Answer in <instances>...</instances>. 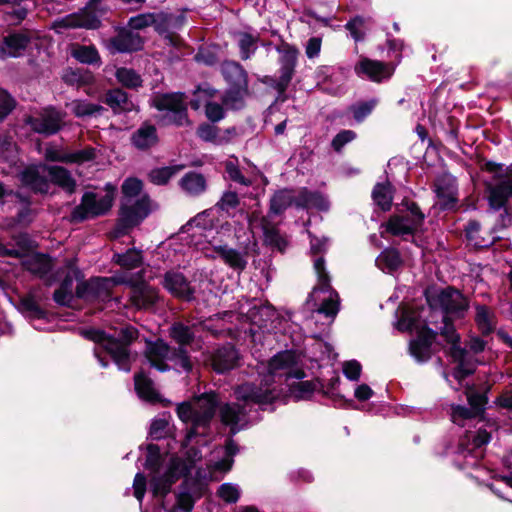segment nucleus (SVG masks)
<instances>
[{"mask_svg":"<svg viewBox=\"0 0 512 512\" xmlns=\"http://www.w3.org/2000/svg\"><path fill=\"white\" fill-rule=\"evenodd\" d=\"M475 320L479 329L484 334L491 332L494 328L493 314L488 310L486 306L476 307Z\"/></svg>","mask_w":512,"mask_h":512,"instance_id":"obj_50","label":"nucleus"},{"mask_svg":"<svg viewBox=\"0 0 512 512\" xmlns=\"http://www.w3.org/2000/svg\"><path fill=\"white\" fill-rule=\"evenodd\" d=\"M214 393H205L191 402H183L177 407L178 417L183 422H191L192 426L186 435V443L192 442L197 436L206 435L209 423L214 416L217 405Z\"/></svg>","mask_w":512,"mask_h":512,"instance_id":"obj_4","label":"nucleus"},{"mask_svg":"<svg viewBox=\"0 0 512 512\" xmlns=\"http://www.w3.org/2000/svg\"><path fill=\"white\" fill-rule=\"evenodd\" d=\"M424 214L415 203L406 205V210L393 215L384 225L386 232L394 236H404L416 233L422 226Z\"/></svg>","mask_w":512,"mask_h":512,"instance_id":"obj_10","label":"nucleus"},{"mask_svg":"<svg viewBox=\"0 0 512 512\" xmlns=\"http://www.w3.org/2000/svg\"><path fill=\"white\" fill-rule=\"evenodd\" d=\"M166 21V16L162 13H142L131 17L128 26L131 30H142L154 25L156 30L160 31V22Z\"/></svg>","mask_w":512,"mask_h":512,"instance_id":"obj_38","label":"nucleus"},{"mask_svg":"<svg viewBox=\"0 0 512 512\" xmlns=\"http://www.w3.org/2000/svg\"><path fill=\"white\" fill-rule=\"evenodd\" d=\"M99 21L95 18L88 19L84 14H70L53 23V28L57 33H62L63 29L84 27L88 29L97 28Z\"/></svg>","mask_w":512,"mask_h":512,"instance_id":"obj_33","label":"nucleus"},{"mask_svg":"<svg viewBox=\"0 0 512 512\" xmlns=\"http://www.w3.org/2000/svg\"><path fill=\"white\" fill-rule=\"evenodd\" d=\"M154 106L160 111H166L169 123L183 126L187 124V109L182 93L157 95L153 99Z\"/></svg>","mask_w":512,"mask_h":512,"instance_id":"obj_13","label":"nucleus"},{"mask_svg":"<svg viewBox=\"0 0 512 512\" xmlns=\"http://www.w3.org/2000/svg\"><path fill=\"white\" fill-rule=\"evenodd\" d=\"M84 336L96 343L95 355L103 367L108 363L101 357V350L106 351L114 360L120 370L130 371V354L128 344L137 337V330L133 327H125L107 335L101 330H88Z\"/></svg>","mask_w":512,"mask_h":512,"instance_id":"obj_2","label":"nucleus"},{"mask_svg":"<svg viewBox=\"0 0 512 512\" xmlns=\"http://www.w3.org/2000/svg\"><path fill=\"white\" fill-rule=\"evenodd\" d=\"M72 55L79 62L85 64H94L100 61L99 53L93 46H77Z\"/></svg>","mask_w":512,"mask_h":512,"instance_id":"obj_48","label":"nucleus"},{"mask_svg":"<svg viewBox=\"0 0 512 512\" xmlns=\"http://www.w3.org/2000/svg\"><path fill=\"white\" fill-rule=\"evenodd\" d=\"M132 304L138 309H149L159 299L157 290L142 282L133 284L130 296Z\"/></svg>","mask_w":512,"mask_h":512,"instance_id":"obj_30","label":"nucleus"},{"mask_svg":"<svg viewBox=\"0 0 512 512\" xmlns=\"http://www.w3.org/2000/svg\"><path fill=\"white\" fill-rule=\"evenodd\" d=\"M16 145L9 136H0V161H8L13 158Z\"/></svg>","mask_w":512,"mask_h":512,"instance_id":"obj_63","label":"nucleus"},{"mask_svg":"<svg viewBox=\"0 0 512 512\" xmlns=\"http://www.w3.org/2000/svg\"><path fill=\"white\" fill-rule=\"evenodd\" d=\"M218 94V91L209 87H198L194 93V98L190 101L193 109L197 110L200 107H205V113L209 120L212 122L220 121L224 117V109L222 105L212 102Z\"/></svg>","mask_w":512,"mask_h":512,"instance_id":"obj_18","label":"nucleus"},{"mask_svg":"<svg viewBox=\"0 0 512 512\" xmlns=\"http://www.w3.org/2000/svg\"><path fill=\"white\" fill-rule=\"evenodd\" d=\"M475 411L471 408H466L460 405H452L451 407V420L453 423L464 426L467 422L477 418Z\"/></svg>","mask_w":512,"mask_h":512,"instance_id":"obj_51","label":"nucleus"},{"mask_svg":"<svg viewBox=\"0 0 512 512\" xmlns=\"http://www.w3.org/2000/svg\"><path fill=\"white\" fill-rule=\"evenodd\" d=\"M239 205V197L237 193L232 191H226L223 193L220 200L217 202L216 207L222 211L229 212L231 209H235Z\"/></svg>","mask_w":512,"mask_h":512,"instance_id":"obj_62","label":"nucleus"},{"mask_svg":"<svg viewBox=\"0 0 512 512\" xmlns=\"http://www.w3.org/2000/svg\"><path fill=\"white\" fill-rule=\"evenodd\" d=\"M148 451L149 456L146 460L145 467L152 471L149 489L153 496L163 497L170 491L171 486L179 475L188 469V465L180 464L179 460L172 459L169 468L160 467L157 465V447L150 445Z\"/></svg>","mask_w":512,"mask_h":512,"instance_id":"obj_6","label":"nucleus"},{"mask_svg":"<svg viewBox=\"0 0 512 512\" xmlns=\"http://www.w3.org/2000/svg\"><path fill=\"white\" fill-rule=\"evenodd\" d=\"M276 51L279 53L280 65H296L298 57V49L288 43H282L276 47Z\"/></svg>","mask_w":512,"mask_h":512,"instance_id":"obj_54","label":"nucleus"},{"mask_svg":"<svg viewBox=\"0 0 512 512\" xmlns=\"http://www.w3.org/2000/svg\"><path fill=\"white\" fill-rule=\"evenodd\" d=\"M402 264L400 254L395 249H385L377 258L376 265L384 272H393Z\"/></svg>","mask_w":512,"mask_h":512,"instance_id":"obj_42","label":"nucleus"},{"mask_svg":"<svg viewBox=\"0 0 512 512\" xmlns=\"http://www.w3.org/2000/svg\"><path fill=\"white\" fill-rule=\"evenodd\" d=\"M142 37L131 29H122L117 36L110 40V49L113 52L125 53L142 49Z\"/></svg>","mask_w":512,"mask_h":512,"instance_id":"obj_25","label":"nucleus"},{"mask_svg":"<svg viewBox=\"0 0 512 512\" xmlns=\"http://www.w3.org/2000/svg\"><path fill=\"white\" fill-rule=\"evenodd\" d=\"M48 170L49 182L58 185L68 193L75 190L76 182L67 169L60 166H48Z\"/></svg>","mask_w":512,"mask_h":512,"instance_id":"obj_37","label":"nucleus"},{"mask_svg":"<svg viewBox=\"0 0 512 512\" xmlns=\"http://www.w3.org/2000/svg\"><path fill=\"white\" fill-rule=\"evenodd\" d=\"M239 313L245 315L253 325L267 331L275 329L276 325H274V323L279 320L276 311L268 305H253L247 310L244 305H241L239 307Z\"/></svg>","mask_w":512,"mask_h":512,"instance_id":"obj_19","label":"nucleus"},{"mask_svg":"<svg viewBox=\"0 0 512 512\" xmlns=\"http://www.w3.org/2000/svg\"><path fill=\"white\" fill-rule=\"evenodd\" d=\"M466 236L470 242L473 243L474 246L484 248L492 245L497 239H500V235H490L488 238L481 237L480 233V224L475 221H471L468 223L466 229Z\"/></svg>","mask_w":512,"mask_h":512,"instance_id":"obj_43","label":"nucleus"},{"mask_svg":"<svg viewBox=\"0 0 512 512\" xmlns=\"http://www.w3.org/2000/svg\"><path fill=\"white\" fill-rule=\"evenodd\" d=\"M30 36L25 32H15L0 40V58H17L24 54L30 44Z\"/></svg>","mask_w":512,"mask_h":512,"instance_id":"obj_24","label":"nucleus"},{"mask_svg":"<svg viewBox=\"0 0 512 512\" xmlns=\"http://www.w3.org/2000/svg\"><path fill=\"white\" fill-rule=\"evenodd\" d=\"M135 389L139 397L148 402L158 400V393L154 388L153 382L143 373H138L134 377Z\"/></svg>","mask_w":512,"mask_h":512,"instance_id":"obj_41","label":"nucleus"},{"mask_svg":"<svg viewBox=\"0 0 512 512\" xmlns=\"http://www.w3.org/2000/svg\"><path fill=\"white\" fill-rule=\"evenodd\" d=\"M107 188L109 190L105 195L86 192L81 204L74 208L71 214L72 220L80 222L106 213L112 207L114 199V188L110 185H107Z\"/></svg>","mask_w":512,"mask_h":512,"instance_id":"obj_9","label":"nucleus"},{"mask_svg":"<svg viewBox=\"0 0 512 512\" xmlns=\"http://www.w3.org/2000/svg\"><path fill=\"white\" fill-rule=\"evenodd\" d=\"M145 357L151 367L165 372L170 369L168 361L173 359V351L163 340L148 342L145 350Z\"/></svg>","mask_w":512,"mask_h":512,"instance_id":"obj_21","label":"nucleus"},{"mask_svg":"<svg viewBox=\"0 0 512 512\" xmlns=\"http://www.w3.org/2000/svg\"><path fill=\"white\" fill-rule=\"evenodd\" d=\"M372 197L376 205L383 211H387L392 205V187L390 183L377 184L372 192Z\"/></svg>","mask_w":512,"mask_h":512,"instance_id":"obj_45","label":"nucleus"},{"mask_svg":"<svg viewBox=\"0 0 512 512\" xmlns=\"http://www.w3.org/2000/svg\"><path fill=\"white\" fill-rule=\"evenodd\" d=\"M142 190V182L137 178H127L122 185L124 201L120 210L118 223L112 232L113 238L121 237L129 229L140 224L151 212L150 199L144 195L133 201Z\"/></svg>","mask_w":512,"mask_h":512,"instance_id":"obj_3","label":"nucleus"},{"mask_svg":"<svg viewBox=\"0 0 512 512\" xmlns=\"http://www.w3.org/2000/svg\"><path fill=\"white\" fill-rule=\"evenodd\" d=\"M211 211H204L199 213L195 218L192 219L191 225H194L196 231L193 233V236H204L205 238H209V236L213 232V225L210 219ZM207 243L211 245L217 254L223 259V261L229 265L231 268L236 270H243L247 264V260L244 254L241 252L230 248L226 245L218 244L215 239H207Z\"/></svg>","mask_w":512,"mask_h":512,"instance_id":"obj_7","label":"nucleus"},{"mask_svg":"<svg viewBox=\"0 0 512 512\" xmlns=\"http://www.w3.org/2000/svg\"><path fill=\"white\" fill-rule=\"evenodd\" d=\"M106 103L116 113L131 111L134 109V104L128 99L127 94L121 89H114L107 93Z\"/></svg>","mask_w":512,"mask_h":512,"instance_id":"obj_39","label":"nucleus"},{"mask_svg":"<svg viewBox=\"0 0 512 512\" xmlns=\"http://www.w3.org/2000/svg\"><path fill=\"white\" fill-rule=\"evenodd\" d=\"M394 72V67L381 61L363 58L355 66V73L358 76H366L374 82H381L388 79Z\"/></svg>","mask_w":512,"mask_h":512,"instance_id":"obj_23","label":"nucleus"},{"mask_svg":"<svg viewBox=\"0 0 512 512\" xmlns=\"http://www.w3.org/2000/svg\"><path fill=\"white\" fill-rule=\"evenodd\" d=\"M365 23L366 20L363 17L356 16L355 18L347 22V24L345 25L346 29L349 30L352 38L356 42L362 41L364 39L365 32L363 28L365 26Z\"/></svg>","mask_w":512,"mask_h":512,"instance_id":"obj_60","label":"nucleus"},{"mask_svg":"<svg viewBox=\"0 0 512 512\" xmlns=\"http://www.w3.org/2000/svg\"><path fill=\"white\" fill-rule=\"evenodd\" d=\"M490 434L486 430L467 432L461 439L458 447V458H463L461 468L475 467L483 457L482 447L490 441Z\"/></svg>","mask_w":512,"mask_h":512,"instance_id":"obj_11","label":"nucleus"},{"mask_svg":"<svg viewBox=\"0 0 512 512\" xmlns=\"http://www.w3.org/2000/svg\"><path fill=\"white\" fill-rule=\"evenodd\" d=\"M24 267L31 273L43 276L51 269V261L44 254H31L23 262Z\"/></svg>","mask_w":512,"mask_h":512,"instance_id":"obj_40","label":"nucleus"},{"mask_svg":"<svg viewBox=\"0 0 512 512\" xmlns=\"http://www.w3.org/2000/svg\"><path fill=\"white\" fill-rule=\"evenodd\" d=\"M64 118V112L49 106L43 108L37 114L27 117L25 122L36 133L53 135L62 128Z\"/></svg>","mask_w":512,"mask_h":512,"instance_id":"obj_16","label":"nucleus"},{"mask_svg":"<svg viewBox=\"0 0 512 512\" xmlns=\"http://www.w3.org/2000/svg\"><path fill=\"white\" fill-rule=\"evenodd\" d=\"M163 286L176 297L190 300L193 297V289L190 283L180 272L170 271L164 276Z\"/></svg>","mask_w":512,"mask_h":512,"instance_id":"obj_27","label":"nucleus"},{"mask_svg":"<svg viewBox=\"0 0 512 512\" xmlns=\"http://www.w3.org/2000/svg\"><path fill=\"white\" fill-rule=\"evenodd\" d=\"M257 41V37H254L248 33L239 34V47L241 51V57L244 60L249 59L255 52L256 46L255 43Z\"/></svg>","mask_w":512,"mask_h":512,"instance_id":"obj_58","label":"nucleus"},{"mask_svg":"<svg viewBox=\"0 0 512 512\" xmlns=\"http://www.w3.org/2000/svg\"><path fill=\"white\" fill-rule=\"evenodd\" d=\"M249 225L252 230L260 228L264 235L265 241L283 251L287 246V241L280 235L279 231L272 226H269L268 221L264 217H259L253 213L249 217Z\"/></svg>","mask_w":512,"mask_h":512,"instance_id":"obj_28","label":"nucleus"},{"mask_svg":"<svg viewBox=\"0 0 512 512\" xmlns=\"http://www.w3.org/2000/svg\"><path fill=\"white\" fill-rule=\"evenodd\" d=\"M436 193L440 200V205L444 209L453 207L456 202L454 180H451V183H449L446 190H444L440 185H437Z\"/></svg>","mask_w":512,"mask_h":512,"instance_id":"obj_59","label":"nucleus"},{"mask_svg":"<svg viewBox=\"0 0 512 512\" xmlns=\"http://www.w3.org/2000/svg\"><path fill=\"white\" fill-rule=\"evenodd\" d=\"M170 335L181 346L189 344L193 339L191 329L181 323H176L171 327Z\"/></svg>","mask_w":512,"mask_h":512,"instance_id":"obj_55","label":"nucleus"},{"mask_svg":"<svg viewBox=\"0 0 512 512\" xmlns=\"http://www.w3.org/2000/svg\"><path fill=\"white\" fill-rule=\"evenodd\" d=\"M295 205L300 208H315L321 211H326L329 208V203L324 196L306 189L299 193L295 200Z\"/></svg>","mask_w":512,"mask_h":512,"instance_id":"obj_36","label":"nucleus"},{"mask_svg":"<svg viewBox=\"0 0 512 512\" xmlns=\"http://www.w3.org/2000/svg\"><path fill=\"white\" fill-rule=\"evenodd\" d=\"M315 389L316 387L313 382L301 381L291 386L290 393L296 400H305L311 397Z\"/></svg>","mask_w":512,"mask_h":512,"instance_id":"obj_57","label":"nucleus"},{"mask_svg":"<svg viewBox=\"0 0 512 512\" xmlns=\"http://www.w3.org/2000/svg\"><path fill=\"white\" fill-rule=\"evenodd\" d=\"M48 166L44 164L29 166L20 173L22 184L35 192L47 193L49 190Z\"/></svg>","mask_w":512,"mask_h":512,"instance_id":"obj_22","label":"nucleus"},{"mask_svg":"<svg viewBox=\"0 0 512 512\" xmlns=\"http://www.w3.org/2000/svg\"><path fill=\"white\" fill-rule=\"evenodd\" d=\"M400 331H414L417 338L410 342V354L418 361L425 362L431 357V344L435 333L426 327V323L420 320L419 312L403 309L401 318L397 322Z\"/></svg>","mask_w":512,"mask_h":512,"instance_id":"obj_5","label":"nucleus"},{"mask_svg":"<svg viewBox=\"0 0 512 512\" xmlns=\"http://www.w3.org/2000/svg\"><path fill=\"white\" fill-rule=\"evenodd\" d=\"M238 452L237 445L233 441H228L225 447H218L212 453L208 461V468L211 479L216 478L217 472L225 473L229 471L233 464V456Z\"/></svg>","mask_w":512,"mask_h":512,"instance_id":"obj_20","label":"nucleus"},{"mask_svg":"<svg viewBox=\"0 0 512 512\" xmlns=\"http://www.w3.org/2000/svg\"><path fill=\"white\" fill-rule=\"evenodd\" d=\"M376 100L362 102L351 107L353 117L357 122L363 121L375 108Z\"/></svg>","mask_w":512,"mask_h":512,"instance_id":"obj_61","label":"nucleus"},{"mask_svg":"<svg viewBox=\"0 0 512 512\" xmlns=\"http://www.w3.org/2000/svg\"><path fill=\"white\" fill-rule=\"evenodd\" d=\"M116 78L122 85L128 88H137L142 84L140 75L128 68L117 69Z\"/></svg>","mask_w":512,"mask_h":512,"instance_id":"obj_52","label":"nucleus"},{"mask_svg":"<svg viewBox=\"0 0 512 512\" xmlns=\"http://www.w3.org/2000/svg\"><path fill=\"white\" fill-rule=\"evenodd\" d=\"M356 138V133L352 130H343L339 132L332 140V147L336 152H340L343 147Z\"/></svg>","mask_w":512,"mask_h":512,"instance_id":"obj_64","label":"nucleus"},{"mask_svg":"<svg viewBox=\"0 0 512 512\" xmlns=\"http://www.w3.org/2000/svg\"><path fill=\"white\" fill-rule=\"evenodd\" d=\"M238 359V352L233 346H223L211 356V366L216 372L224 373L233 369L237 365Z\"/></svg>","mask_w":512,"mask_h":512,"instance_id":"obj_31","label":"nucleus"},{"mask_svg":"<svg viewBox=\"0 0 512 512\" xmlns=\"http://www.w3.org/2000/svg\"><path fill=\"white\" fill-rule=\"evenodd\" d=\"M297 197H294L293 192L288 189L280 190L275 193L270 202V210L274 214H280L287 207L292 204L295 205V200Z\"/></svg>","mask_w":512,"mask_h":512,"instance_id":"obj_44","label":"nucleus"},{"mask_svg":"<svg viewBox=\"0 0 512 512\" xmlns=\"http://www.w3.org/2000/svg\"><path fill=\"white\" fill-rule=\"evenodd\" d=\"M217 495L226 503H236L241 495L238 485L233 483H223L217 490Z\"/></svg>","mask_w":512,"mask_h":512,"instance_id":"obj_53","label":"nucleus"},{"mask_svg":"<svg viewBox=\"0 0 512 512\" xmlns=\"http://www.w3.org/2000/svg\"><path fill=\"white\" fill-rule=\"evenodd\" d=\"M267 378H296L302 379L305 374L298 367V357L293 351H283L276 354L268 363Z\"/></svg>","mask_w":512,"mask_h":512,"instance_id":"obj_14","label":"nucleus"},{"mask_svg":"<svg viewBox=\"0 0 512 512\" xmlns=\"http://www.w3.org/2000/svg\"><path fill=\"white\" fill-rule=\"evenodd\" d=\"M510 197H512V181L508 178L499 180L489 188V204L494 210L504 207Z\"/></svg>","mask_w":512,"mask_h":512,"instance_id":"obj_32","label":"nucleus"},{"mask_svg":"<svg viewBox=\"0 0 512 512\" xmlns=\"http://www.w3.org/2000/svg\"><path fill=\"white\" fill-rule=\"evenodd\" d=\"M426 299L431 309H441L444 312V320L448 315L452 317H462L468 309L466 298L451 287L426 291Z\"/></svg>","mask_w":512,"mask_h":512,"instance_id":"obj_8","label":"nucleus"},{"mask_svg":"<svg viewBox=\"0 0 512 512\" xmlns=\"http://www.w3.org/2000/svg\"><path fill=\"white\" fill-rule=\"evenodd\" d=\"M442 335L450 344L448 351L450 357L455 363H457L453 376L458 381H462L465 377L474 372L475 364L467 358L466 350L458 345L459 336L456 334L455 329L452 326L446 324L442 331Z\"/></svg>","mask_w":512,"mask_h":512,"instance_id":"obj_12","label":"nucleus"},{"mask_svg":"<svg viewBox=\"0 0 512 512\" xmlns=\"http://www.w3.org/2000/svg\"><path fill=\"white\" fill-rule=\"evenodd\" d=\"M222 422L230 426L231 432L236 433L241 429V422L244 418V410L239 404H226L220 409Z\"/></svg>","mask_w":512,"mask_h":512,"instance_id":"obj_35","label":"nucleus"},{"mask_svg":"<svg viewBox=\"0 0 512 512\" xmlns=\"http://www.w3.org/2000/svg\"><path fill=\"white\" fill-rule=\"evenodd\" d=\"M71 111L77 117L91 116L103 110L100 105L83 100H75L69 104Z\"/></svg>","mask_w":512,"mask_h":512,"instance_id":"obj_49","label":"nucleus"},{"mask_svg":"<svg viewBox=\"0 0 512 512\" xmlns=\"http://www.w3.org/2000/svg\"><path fill=\"white\" fill-rule=\"evenodd\" d=\"M265 384L256 387L254 384L245 383L235 389L236 399L243 401L245 404H258L261 406L272 403L280 397V392L276 387H270L268 379Z\"/></svg>","mask_w":512,"mask_h":512,"instance_id":"obj_17","label":"nucleus"},{"mask_svg":"<svg viewBox=\"0 0 512 512\" xmlns=\"http://www.w3.org/2000/svg\"><path fill=\"white\" fill-rule=\"evenodd\" d=\"M310 237V252L315 257L314 270L317 275V285L310 294L308 303L314 302L315 312L324 315L332 323L339 312L340 299L338 293L330 286V277L325 269V260L320 254L327 250L328 240L317 238L308 232Z\"/></svg>","mask_w":512,"mask_h":512,"instance_id":"obj_1","label":"nucleus"},{"mask_svg":"<svg viewBox=\"0 0 512 512\" xmlns=\"http://www.w3.org/2000/svg\"><path fill=\"white\" fill-rule=\"evenodd\" d=\"M118 284H131V282L126 281L121 276L92 278L77 288V295L89 300L105 301L110 297L112 289Z\"/></svg>","mask_w":512,"mask_h":512,"instance_id":"obj_15","label":"nucleus"},{"mask_svg":"<svg viewBox=\"0 0 512 512\" xmlns=\"http://www.w3.org/2000/svg\"><path fill=\"white\" fill-rule=\"evenodd\" d=\"M114 261L126 269H134L139 267L142 263L141 251L136 249H129L126 253L115 254Z\"/></svg>","mask_w":512,"mask_h":512,"instance_id":"obj_46","label":"nucleus"},{"mask_svg":"<svg viewBox=\"0 0 512 512\" xmlns=\"http://www.w3.org/2000/svg\"><path fill=\"white\" fill-rule=\"evenodd\" d=\"M182 191L188 196H199L207 189L206 178L197 172L186 173L179 181Z\"/></svg>","mask_w":512,"mask_h":512,"instance_id":"obj_34","label":"nucleus"},{"mask_svg":"<svg viewBox=\"0 0 512 512\" xmlns=\"http://www.w3.org/2000/svg\"><path fill=\"white\" fill-rule=\"evenodd\" d=\"M96 158V150L92 147H86L81 150L68 152L66 163L84 164L91 162Z\"/></svg>","mask_w":512,"mask_h":512,"instance_id":"obj_56","label":"nucleus"},{"mask_svg":"<svg viewBox=\"0 0 512 512\" xmlns=\"http://www.w3.org/2000/svg\"><path fill=\"white\" fill-rule=\"evenodd\" d=\"M159 142L157 129L154 125L143 123L132 135V145L140 151H147Z\"/></svg>","mask_w":512,"mask_h":512,"instance_id":"obj_29","label":"nucleus"},{"mask_svg":"<svg viewBox=\"0 0 512 512\" xmlns=\"http://www.w3.org/2000/svg\"><path fill=\"white\" fill-rule=\"evenodd\" d=\"M222 74L231 87H237L236 94L240 97L247 94V73L240 64L234 61H226L222 64Z\"/></svg>","mask_w":512,"mask_h":512,"instance_id":"obj_26","label":"nucleus"},{"mask_svg":"<svg viewBox=\"0 0 512 512\" xmlns=\"http://www.w3.org/2000/svg\"><path fill=\"white\" fill-rule=\"evenodd\" d=\"M182 169V166H169L153 169L149 173V179L156 185H165Z\"/></svg>","mask_w":512,"mask_h":512,"instance_id":"obj_47","label":"nucleus"}]
</instances>
